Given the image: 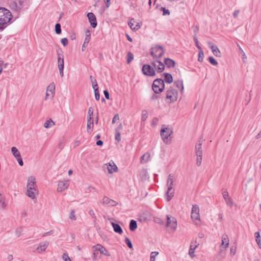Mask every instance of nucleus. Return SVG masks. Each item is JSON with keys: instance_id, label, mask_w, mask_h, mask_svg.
I'll use <instances>...</instances> for the list:
<instances>
[{"instance_id": "obj_1", "label": "nucleus", "mask_w": 261, "mask_h": 261, "mask_svg": "<svg viewBox=\"0 0 261 261\" xmlns=\"http://www.w3.org/2000/svg\"><path fill=\"white\" fill-rule=\"evenodd\" d=\"M165 69L163 63L158 60H154L151 62V65L145 64L142 66V71L143 73L149 76L155 75V71L158 73L162 72Z\"/></svg>"}, {"instance_id": "obj_2", "label": "nucleus", "mask_w": 261, "mask_h": 261, "mask_svg": "<svg viewBox=\"0 0 261 261\" xmlns=\"http://www.w3.org/2000/svg\"><path fill=\"white\" fill-rule=\"evenodd\" d=\"M12 18L10 11L4 8H0V30L3 31L6 27V24Z\"/></svg>"}, {"instance_id": "obj_3", "label": "nucleus", "mask_w": 261, "mask_h": 261, "mask_svg": "<svg viewBox=\"0 0 261 261\" xmlns=\"http://www.w3.org/2000/svg\"><path fill=\"white\" fill-rule=\"evenodd\" d=\"M173 134V128L169 126L163 125L160 131L161 137L165 143L166 144L171 143L170 137Z\"/></svg>"}, {"instance_id": "obj_4", "label": "nucleus", "mask_w": 261, "mask_h": 261, "mask_svg": "<svg viewBox=\"0 0 261 261\" xmlns=\"http://www.w3.org/2000/svg\"><path fill=\"white\" fill-rule=\"evenodd\" d=\"M164 51L162 46L156 45L151 47L150 55L155 60H159V59L164 55Z\"/></svg>"}, {"instance_id": "obj_5", "label": "nucleus", "mask_w": 261, "mask_h": 261, "mask_svg": "<svg viewBox=\"0 0 261 261\" xmlns=\"http://www.w3.org/2000/svg\"><path fill=\"white\" fill-rule=\"evenodd\" d=\"M178 93L177 90L173 87L170 88L166 91V98L169 103L174 102L177 100Z\"/></svg>"}, {"instance_id": "obj_6", "label": "nucleus", "mask_w": 261, "mask_h": 261, "mask_svg": "<svg viewBox=\"0 0 261 261\" xmlns=\"http://www.w3.org/2000/svg\"><path fill=\"white\" fill-rule=\"evenodd\" d=\"M165 88V84L163 80L157 79L155 80L152 84V88L155 93L162 92Z\"/></svg>"}, {"instance_id": "obj_7", "label": "nucleus", "mask_w": 261, "mask_h": 261, "mask_svg": "<svg viewBox=\"0 0 261 261\" xmlns=\"http://www.w3.org/2000/svg\"><path fill=\"white\" fill-rule=\"evenodd\" d=\"M177 225V221L174 217L167 216V226L169 227L172 231H174L176 229Z\"/></svg>"}, {"instance_id": "obj_8", "label": "nucleus", "mask_w": 261, "mask_h": 261, "mask_svg": "<svg viewBox=\"0 0 261 261\" xmlns=\"http://www.w3.org/2000/svg\"><path fill=\"white\" fill-rule=\"evenodd\" d=\"M104 170L107 168L110 174L116 172L118 171V167L113 161H111L109 163L105 165Z\"/></svg>"}, {"instance_id": "obj_9", "label": "nucleus", "mask_w": 261, "mask_h": 261, "mask_svg": "<svg viewBox=\"0 0 261 261\" xmlns=\"http://www.w3.org/2000/svg\"><path fill=\"white\" fill-rule=\"evenodd\" d=\"M191 217L193 220H199V208L197 205H193L192 208Z\"/></svg>"}, {"instance_id": "obj_10", "label": "nucleus", "mask_w": 261, "mask_h": 261, "mask_svg": "<svg viewBox=\"0 0 261 261\" xmlns=\"http://www.w3.org/2000/svg\"><path fill=\"white\" fill-rule=\"evenodd\" d=\"M55 92V85L54 83H52L47 87L45 94V99H46L49 96H50V98H52L54 97Z\"/></svg>"}, {"instance_id": "obj_11", "label": "nucleus", "mask_w": 261, "mask_h": 261, "mask_svg": "<svg viewBox=\"0 0 261 261\" xmlns=\"http://www.w3.org/2000/svg\"><path fill=\"white\" fill-rule=\"evenodd\" d=\"M101 202L103 205H107L108 206H114L118 204V203L116 201L109 198V197L106 196L103 197Z\"/></svg>"}, {"instance_id": "obj_12", "label": "nucleus", "mask_w": 261, "mask_h": 261, "mask_svg": "<svg viewBox=\"0 0 261 261\" xmlns=\"http://www.w3.org/2000/svg\"><path fill=\"white\" fill-rule=\"evenodd\" d=\"M36 178L34 176H30L28 179L27 183V189L34 190V189H37V186L36 185Z\"/></svg>"}, {"instance_id": "obj_13", "label": "nucleus", "mask_w": 261, "mask_h": 261, "mask_svg": "<svg viewBox=\"0 0 261 261\" xmlns=\"http://www.w3.org/2000/svg\"><path fill=\"white\" fill-rule=\"evenodd\" d=\"M69 186L68 180H62L59 181L58 185L57 191L59 192H62L65 189H67Z\"/></svg>"}, {"instance_id": "obj_14", "label": "nucleus", "mask_w": 261, "mask_h": 261, "mask_svg": "<svg viewBox=\"0 0 261 261\" xmlns=\"http://www.w3.org/2000/svg\"><path fill=\"white\" fill-rule=\"evenodd\" d=\"M87 17L88 18L89 21L90 23L91 27L93 28H96L97 23L95 15L92 12H89L87 14Z\"/></svg>"}, {"instance_id": "obj_15", "label": "nucleus", "mask_w": 261, "mask_h": 261, "mask_svg": "<svg viewBox=\"0 0 261 261\" xmlns=\"http://www.w3.org/2000/svg\"><path fill=\"white\" fill-rule=\"evenodd\" d=\"M208 45L209 47L211 49L212 51L213 52V54L218 57H220L221 56V52L218 48V47L215 45H214L211 42H208Z\"/></svg>"}, {"instance_id": "obj_16", "label": "nucleus", "mask_w": 261, "mask_h": 261, "mask_svg": "<svg viewBox=\"0 0 261 261\" xmlns=\"http://www.w3.org/2000/svg\"><path fill=\"white\" fill-rule=\"evenodd\" d=\"M23 4V0H14L12 3L11 6L16 10H20Z\"/></svg>"}, {"instance_id": "obj_17", "label": "nucleus", "mask_w": 261, "mask_h": 261, "mask_svg": "<svg viewBox=\"0 0 261 261\" xmlns=\"http://www.w3.org/2000/svg\"><path fill=\"white\" fill-rule=\"evenodd\" d=\"M139 177L141 178V179L143 181H145L148 179L149 174L147 172V171L145 169H143L141 170H140L139 172Z\"/></svg>"}, {"instance_id": "obj_18", "label": "nucleus", "mask_w": 261, "mask_h": 261, "mask_svg": "<svg viewBox=\"0 0 261 261\" xmlns=\"http://www.w3.org/2000/svg\"><path fill=\"white\" fill-rule=\"evenodd\" d=\"M174 195V189L173 188H171V187L168 188L167 189V191L166 193V199L167 201H169Z\"/></svg>"}, {"instance_id": "obj_19", "label": "nucleus", "mask_w": 261, "mask_h": 261, "mask_svg": "<svg viewBox=\"0 0 261 261\" xmlns=\"http://www.w3.org/2000/svg\"><path fill=\"white\" fill-rule=\"evenodd\" d=\"M26 194L31 199L35 198L36 195L38 194V192L37 189L34 190L27 189Z\"/></svg>"}, {"instance_id": "obj_20", "label": "nucleus", "mask_w": 261, "mask_h": 261, "mask_svg": "<svg viewBox=\"0 0 261 261\" xmlns=\"http://www.w3.org/2000/svg\"><path fill=\"white\" fill-rule=\"evenodd\" d=\"M49 243L47 241H45L43 243H41L39 246L37 248V250L39 252H44L46 248L48 247Z\"/></svg>"}, {"instance_id": "obj_21", "label": "nucleus", "mask_w": 261, "mask_h": 261, "mask_svg": "<svg viewBox=\"0 0 261 261\" xmlns=\"http://www.w3.org/2000/svg\"><path fill=\"white\" fill-rule=\"evenodd\" d=\"M195 150L196 155L202 154V141L201 140H199L198 142L196 144Z\"/></svg>"}, {"instance_id": "obj_22", "label": "nucleus", "mask_w": 261, "mask_h": 261, "mask_svg": "<svg viewBox=\"0 0 261 261\" xmlns=\"http://www.w3.org/2000/svg\"><path fill=\"white\" fill-rule=\"evenodd\" d=\"M174 85L181 92L184 91V87L183 85V81L182 80H178L174 82Z\"/></svg>"}, {"instance_id": "obj_23", "label": "nucleus", "mask_w": 261, "mask_h": 261, "mask_svg": "<svg viewBox=\"0 0 261 261\" xmlns=\"http://www.w3.org/2000/svg\"><path fill=\"white\" fill-rule=\"evenodd\" d=\"M94 126L93 120L92 118L91 119H87V130L88 133L91 134L93 130Z\"/></svg>"}, {"instance_id": "obj_24", "label": "nucleus", "mask_w": 261, "mask_h": 261, "mask_svg": "<svg viewBox=\"0 0 261 261\" xmlns=\"http://www.w3.org/2000/svg\"><path fill=\"white\" fill-rule=\"evenodd\" d=\"M164 66L166 65L168 68H171L175 66V63L173 60L170 58H166L164 60Z\"/></svg>"}, {"instance_id": "obj_25", "label": "nucleus", "mask_w": 261, "mask_h": 261, "mask_svg": "<svg viewBox=\"0 0 261 261\" xmlns=\"http://www.w3.org/2000/svg\"><path fill=\"white\" fill-rule=\"evenodd\" d=\"M174 182V175L172 174H170L168 175L167 180V188H173V185Z\"/></svg>"}, {"instance_id": "obj_26", "label": "nucleus", "mask_w": 261, "mask_h": 261, "mask_svg": "<svg viewBox=\"0 0 261 261\" xmlns=\"http://www.w3.org/2000/svg\"><path fill=\"white\" fill-rule=\"evenodd\" d=\"M164 82H165L166 83L168 84H170L173 82V77L171 74L168 73H164Z\"/></svg>"}, {"instance_id": "obj_27", "label": "nucleus", "mask_w": 261, "mask_h": 261, "mask_svg": "<svg viewBox=\"0 0 261 261\" xmlns=\"http://www.w3.org/2000/svg\"><path fill=\"white\" fill-rule=\"evenodd\" d=\"M112 225L115 232L118 233L119 234H121L122 233L123 230L121 226L118 224L112 222Z\"/></svg>"}, {"instance_id": "obj_28", "label": "nucleus", "mask_w": 261, "mask_h": 261, "mask_svg": "<svg viewBox=\"0 0 261 261\" xmlns=\"http://www.w3.org/2000/svg\"><path fill=\"white\" fill-rule=\"evenodd\" d=\"M198 245H196L193 246L192 244H191L189 250V255L191 258H193L195 256L194 252L195 249L197 248Z\"/></svg>"}, {"instance_id": "obj_29", "label": "nucleus", "mask_w": 261, "mask_h": 261, "mask_svg": "<svg viewBox=\"0 0 261 261\" xmlns=\"http://www.w3.org/2000/svg\"><path fill=\"white\" fill-rule=\"evenodd\" d=\"M150 158V154L149 152H146L144 153L141 158V162L142 164L146 163L149 161Z\"/></svg>"}, {"instance_id": "obj_30", "label": "nucleus", "mask_w": 261, "mask_h": 261, "mask_svg": "<svg viewBox=\"0 0 261 261\" xmlns=\"http://www.w3.org/2000/svg\"><path fill=\"white\" fill-rule=\"evenodd\" d=\"M96 250L99 252L101 254H105V251H107L106 248L100 244H97L93 246Z\"/></svg>"}, {"instance_id": "obj_31", "label": "nucleus", "mask_w": 261, "mask_h": 261, "mask_svg": "<svg viewBox=\"0 0 261 261\" xmlns=\"http://www.w3.org/2000/svg\"><path fill=\"white\" fill-rule=\"evenodd\" d=\"M11 152L16 159L21 156L20 152L16 147H12L11 148Z\"/></svg>"}, {"instance_id": "obj_32", "label": "nucleus", "mask_w": 261, "mask_h": 261, "mask_svg": "<svg viewBox=\"0 0 261 261\" xmlns=\"http://www.w3.org/2000/svg\"><path fill=\"white\" fill-rule=\"evenodd\" d=\"M55 125V122L49 119L45 121L44 124L45 128H50L53 125Z\"/></svg>"}, {"instance_id": "obj_33", "label": "nucleus", "mask_w": 261, "mask_h": 261, "mask_svg": "<svg viewBox=\"0 0 261 261\" xmlns=\"http://www.w3.org/2000/svg\"><path fill=\"white\" fill-rule=\"evenodd\" d=\"M90 41V39H88V37H85L84 42L82 45V50L84 51L86 48L88 46V43Z\"/></svg>"}, {"instance_id": "obj_34", "label": "nucleus", "mask_w": 261, "mask_h": 261, "mask_svg": "<svg viewBox=\"0 0 261 261\" xmlns=\"http://www.w3.org/2000/svg\"><path fill=\"white\" fill-rule=\"evenodd\" d=\"M204 58V53L202 49H199L198 53V60L199 62H202L203 61Z\"/></svg>"}, {"instance_id": "obj_35", "label": "nucleus", "mask_w": 261, "mask_h": 261, "mask_svg": "<svg viewBox=\"0 0 261 261\" xmlns=\"http://www.w3.org/2000/svg\"><path fill=\"white\" fill-rule=\"evenodd\" d=\"M196 165L197 166H200L202 163V154L196 155Z\"/></svg>"}, {"instance_id": "obj_36", "label": "nucleus", "mask_w": 261, "mask_h": 261, "mask_svg": "<svg viewBox=\"0 0 261 261\" xmlns=\"http://www.w3.org/2000/svg\"><path fill=\"white\" fill-rule=\"evenodd\" d=\"M225 201L227 205L229 207H232L234 204V202L230 197L225 199Z\"/></svg>"}, {"instance_id": "obj_37", "label": "nucleus", "mask_w": 261, "mask_h": 261, "mask_svg": "<svg viewBox=\"0 0 261 261\" xmlns=\"http://www.w3.org/2000/svg\"><path fill=\"white\" fill-rule=\"evenodd\" d=\"M55 32L57 34L61 33V25L59 23H56L55 25Z\"/></svg>"}, {"instance_id": "obj_38", "label": "nucleus", "mask_w": 261, "mask_h": 261, "mask_svg": "<svg viewBox=\"0 0 261 261\" xmlns=\"http://www.w3.org/2000/svg\"><path fill=\"white\" fill-rule=\"evenodd\" d=\"M93 114V109L92 107H90L88 109L87 119H92V116Z\"/></svg>"}, {"instance_id": "obj_39", "label": "nucleus", "mask_w": 261, "mask_h": 261, "mask_svg": "<svg viewBox=\"0 0 261 261\" xmlns=\"http://www.w3.org/2000/svg\"><path fill=\"white\" fill-rule=\"evenodd\" d=\"M58 57V65L63 64L64 65V58L63 56L62 55V57H61L59 54V53H57Z\"/></svg>"}, {"instance_id": "obj_40", "label": "nucleus", "mask_w": 261, "mask_h": 261, "mask_svg": "<svg viewBox=\"0 0 261 261\" xmlns=\"http://www.w3.org/2000/svg\"><path fill=\"white\" fill-rule=\"evenodd\" d=\"M208 61L213 65L216 66L218 64V62L213 57H210L208 58Z\"/></svg>"}, {"instance_id": "obj_41", "label": "nucleus", "mask_w": 261, "mask_h": 261, "mask_svg": "<svg viewBox=\"0 0 261 261\" xmlns=\"http://www.w3.org/2000/svg\"><path fill=\"white\" fill-rule=\"evenodd\" d=\"M115 138V140L118 142H119L121 140L120 133L118 131H117V129L116 130Z\"/></svg>"}, {"instance_id": "obj_42", "label": "nucleus", "mask_w": 261, "mask_h": 261, "mask_svg": "<svg viewBox=\"0 0 261 261\" xmlns=\"http://www.w3.org/2000/svg\"><path fill=\"white\" fill-rule=\"evenodd\" d=\"M238 46L239 48V49L240 50L241 54L243 56L242 60H243V62H245V60H246L247 59V57L245 55V53L244 52V51L243 50V49H242V48L240 47V46L239 44H238Z\"/></svg>"}, {"instance_id": "obj_43", "label": "nucleus", "mask_w": 261, "mask_h": 261, "mask_svg": "<svg viewBox=\"0 0 261 261\" xmlns=\"http://www.w3.org/2000/svg\"><path fill=\"white\" fill-rule=\"evenodd\" d=\"M137 228V222L134 220H132V231L135 230Z\"/></svg>"}, {"instance_id": "obj_44", "label": "nucleus", "mask_w": 261, "mask_h": 261, "mask_svg": "<svg viewBox=\"0 0 261 261\" xmlns=\"http://www.w3.org/2000/svg\"><path fill=\"white\" fill-rule=\"evenodd\" d=\"M134 24L132 22V30L137 31L140 28V24L139 22H137L136 24L133 27Z\"/></svg>"}, {"instance_id": "obj_45", "label": "nucleus", "mask_w": 261, "mask_h": 261, "mask_svg": "<svg viewBox=\"0 0 261 261\" xmlns=\"http://www.w3.org/2000/svg\"><path fill=\"white\" fill-rule=\"evenodd\" d=\"M194 41L196 46L197 47V48L198 49V50L202 49L201 47L199 45V42L197 39V36H196V35H194Z\"/></svg>"}, {"instance_id": "obj_46", "label": "nucleus", "mask_w": 261, "mask_h": 261, "mask_svg": "<svg viewBox=\"0 0 261 261\" xmlns=\"http://www.w3.org/2000/svg\"><path fill=\"white\" fill-rule=\"evenodd\" d=\"M94 95H95V99L97 100H99V98H100V94H99V93L98 89H95Z\"/></svg>"}, {"instance_id": "obj_47", "label": "nucleus", "mask_w": 261, "mask_h": 261, "mask_svg": "<svg viewBox=\"0 0 261 261\" xmlns=\"http://www.w3.org/2000/svg\"><path fill=\"white\" fill-rule=\"evenodd\" d=\"M69 218L73 220H75L76 217L75 215V212L74 210H72L70 213Z\"/></svg>"}, {"instance_id": "obj_48", "label": "nucleus", "mask_w": 261, "mask_h": 261, "mask_svg": "<svg viewBox=\"0 0 261 261\" xmlns=\"http://www.w3.org/2000/svg\"><path fill=\"white\" fill-rule=\"evenodd\" d=\"M61 42L64 46H66L68 43V39L66 38H63L61 39Z\"/></svg>"}, {"instance_id": "obj_49", "label": "nucleus", "mask_w": 261, "mask_h": 261, "mask_svg": "<svg viewBox=\"0 0 261 261\" xmlns=\"http://www.w3.org/2000/svg\"><path fill=\"white\" fill-rule=\"evenodd\" d=\"M98 252H99L94 248V249L93 250V259L94 260H96L97 259V256L98 254Z\"/></svg>"}, {"instance_id": "obj_50", "label": "nucleus", "mask_w": 261, "mask_h": 261, "mask_svg": "<svg viewBox=\"0 0 261 261\" xmlns=\"http://www.w3.org/2000/svg\"><path fill=\"white\" fill-rule=\"evenodd\" d=\"M161 10L163 11V15H169V14H170L169 11L168 10L166 9L165 8L162 7Z\"/></svg>"}, {"instance_id": "obj_51", "label": "nucleus", "mask_w": 261, "mask_h": 261, "mask_svg": "<svg viewBox=\"0 0 261 261\" xmlns=\"http://www.w3.org/2000/svg\"><path fill=\"white\" fill-rule=\"evenodd\" d=\"M147 118V114L146 111H143L142 114V120L145 121Z\"/></svg>"}, {"instance_id": "obj_52", "label": "nucleus", "mask_w": 261, "mask_h": 261, "mask_svg": "<svg viewBox=\"0 0 261 261\" xmlns=\"http://www.w3.org/2000/svg\"><path fill=\"white\" fill-rule=\"evenodd\" d=\"M159 254L158 252H152L150 254V258L153 259V260H155V257Z\"/></svg>"}, {"instance_id": "obj_53", "label": "nucleus", "mask_w": 261, "mask_h": 261, "mask_svg": "<svg viewBox=\"0 0 261 261\" xmlns=\"http://www.w3.org/2000/svg\"><path fill=\"white\" fill-rule=\"evenodd\" d=\"M255 241H256L259 248L261 249V238H260V237L258 238V239L256 238Z\"/></svg>"}, {"instance_id": "obj_54", "label": "nucleus", "mask_w": 261, "mask_h": 261, "mask_svg": "<svg viewBox=\"0 0 261 261\" xmlns=\"http://www.w3.org/2000/svg\"><path fill=\"white\" fill-rule=\"evenodd\" d=\"M16 160L18 161L19 165L20 166H22L23 165V161H22V159L21 156L19 158H16Z\"/></svg>"}, {"instance_id": "obj_55", "label": "nucleus", "mask_w": 261, "mask_h": 261, "mask_svg": "<svg viewBox=\"0 0 261 261\" xmlns=\"http://www.w3.org/2000/svg\"><path fill=\"white\" fill-rule=\"evenodd\" d=\"M119 119V117L118 114H116L114 115L113 120H112V123H115L116 121L118 120Z\"/></svg>"}, {"instance_id": "obj_56", "label": "nucleus", "mask_w": 261, "mask_h": 261, "mask_svg": "<svg viewBox=\"0 0 261 261\" xmlns=\"http://www.w3.org/2000/svg\"><path fill=\"white\" fill-rule=\"evenodd\" d=\"M89 215L92 218H94V219H95L96 218V216L95 215V213L93 211V210H90L89 211Z\"/></svg>"}, {"instance_id": "obj_57", "label": "nucleus", "mask_w": 261, "mask_h": 261, "mask_svg": "<svg viewBox=\"0 0 261 261\" xmlns=\"http://www.w3.org/2000/svg\"><path fill=\"white\" fill-rule=\"evenodd\" d=\"M103 93H104V95L105 96V97L107 99H110V94H109V91L107 90H105L103 91Z\"/></svg>"}, {"instance_id": "obj_58", "label": "nucleus", "mask_w": 261, "mask_h": 261, "mask_svg": "<svg viewBox=\"0 0 261 261\" xmlns=\"http://www.w3.org/2000/svg\"><path fill=\"white\" fill-rule=\"evenodd\" d=\"M223 198L224 199V200L226 198H229V195H228V193L227 191H225L223 192Z\"/></svg>"}, {"instance_id": "obj_59", "label": "nucleus", "mask_w": 261, "mask_h": 261, "mask_svg": "<svg viewBox=\"0 0 261 261\" xmlns=\"http://www.w3.org/2000/svg\"><path fill=\"white\" fill-rule=\"evenodd\" d=\"M127 63L128 64L130 63V51H128L127 54Z\"/></svg>"}, {"instance_id": "obj_60", "label": "nucleus", "mask_w": 261, "mask_h": 261, "mask_svg": "<svg viewBox=\"0 0 261 261\" xmlns=\"http://www.w3.org/2000/svg\"><path fill=\"white\" fill-rule=\"evenodd\" d=\"M158 122H159V120L157 118H154L153 119H152V124L154 125H157V124L158 123Z\"/></svg>"}, {"instance_id": "obj_61", "label": "nucleus", "mask_w": 261, "mask_h": 261, "mask_svg": "<svg viewBox=\"0 0 261 261\" xmlns=\"http://www.w3.org/2000/svg\"><path fill=\"white\" fill-rule=\"evenodd\" d=\"M240 13V11L239 10H235L233 13V16L234 18H237Z\"/></svg>"}, {"instance_id": "obj_62", "label": "nucleus", "mask_w": 261, "mask_h": 261, "mask_svg": "<svg viewBox=\"0 0 261 261\" xmlns=\"http://www.w3.org/2000/svg\"><path fill=\"white\" fill-rule=\"evenodd\" d=\"M236 253V248H233V247H231L230 248V254L232 255H234Z\"/></svg>"}, {"instance_id": "obj_63", "label": "nucleus", "mask_w": 261, "mask_h": 261, "mask_svg": "<svg viewBox=\"0 0 261 261\" xmlns=\"http://www.w3.org/2000/svg\"><path fill=\"white\" fill-rule=\"evenodd\" d=\"M63 258L65 260V261H68V258L69 257H68V255L67 253H64L63 255Z\"/></svg>"}, {"instance_id": "obj_64", "label": "nucleus", "mask_w": 261, "mask_h": 261, "mask_svg": "<svg viewBox=\"0 0 261 261\" xmlns=\"http://www.w3.org/2000/svg\"><path fill=\"white\" fill-rule=\"evenodd\" d=\"M107 8H109L110 6V0H103Z\"/></svg>"}]
</instances>
